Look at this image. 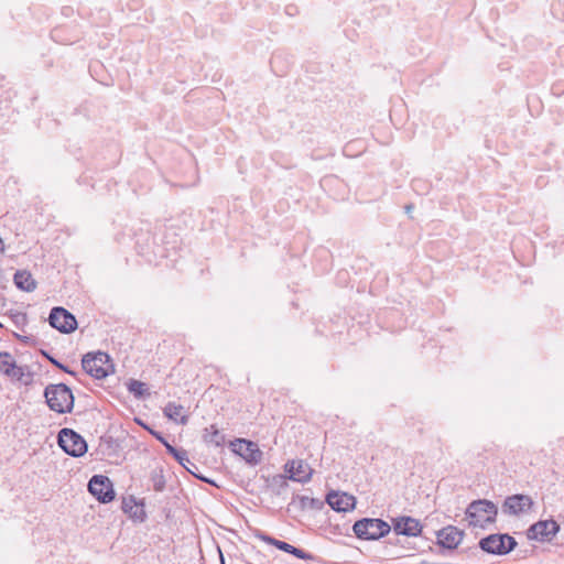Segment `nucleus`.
I'll return each mask as SVG.
<instances>
[{
	"instance_id": "1",
	"label": "nucleus",
	"mask_w": 564,
	"mask_h": 564,
	"mask_svg": "<svg viewBox=\"0 0 564 564\" xmlns=\"http://www.w3.org/2000/svg\"><path fill=\"white\" fill-rule=\"evenodd\" d=\"M44 397L48 408L57 413H69L74 408L73 392L64 383L47 386Z\"/></svg>"
},
{
	"instance_id": "2",
	"label": "nucleus",
	"mask_w": 564,
	"mask_h": 564,
	"mask_svg": "<svg viewBox=\"0 0 564 564\" xmlns=\"http://www.w3.org/2000/svg\"><path fill=\"white\" fill-rule=\"evenodd\" d=\"M497 513L498 509L496 505L489 500L484 499L473 501L468 506L466 510V518L469 525L486 528V525L496 521Z\"/></svg>"
},
{
	"instance_id": "3",
	"label": "nucleus",
	"mask_w": 564,
	"mask_h": 564,
	"mask_svg": "<svg viewBox=\"0 0 564 564\" xmlns=\"http://www.w3.org/2000/svg\"><path fill=\"white\" fill-rule=\"evenodd\" d=\"M83 369L96 379H104L113 372L110 357L102 351L88 352L82 359Z\"/></svg>"
},
{
	"instance_id": "4",
	"label": "nucleus",
	"mask_w": 564,
	"mask_h": 564,
	"mask_svg": "<svg viewBox=\"0 0 564 564\" xmlns=\"http://www.w3.org/2000/svg\"><path fill=\"white\" fill-rule=\"evenodd\" d=\"M354 532L359 539L378 540L390 532V525L381 519L365 518L355 522Z\"/></svg>"
},
{
	"instance_id": "5",
	"label": "nucleus",
	"mask_w": 564,
	"mask_h": 564,
	"mask_svg": "<svg viewBox=\"0 0 564 564\" xmlns=\"http://www.w3.org/2000/svg\"><path fill=\"white\" fill-rule=\"evenodd\" d=\"M58 445L68 455L80 457L87 452L86 441L70 429H62L58 433Z\"/></svg>"
},
{
	"instance_id": "6",
	"label": "nucleus",
	"mask_w": 564,
	"mask_h": 564,
	"mask_svg": "<svg viewBox=\"0 0 564 564\" xmlns=\"http://www.w3.org/2000/svg\"><path fill=\"white\" fill-rule=\"evenodd\" d=\"M481 550L491 554H507L517 545L516 540L508 534H491L480 540Z\"/></svg>"
},
{
	"instance_id": "7",
	"label": "nucleus",
	"mask_w": 564,
	"mask_h": 564,
	"mask_svg": "<svg viewBox=\"0 0 564 564\" xmlns=\"http://www.w3.org/2000/svg\"><path fill=\"white\" fill-rule=\"evenodd\" d=\"M50 325L61 333L69 334L77 328V321L75 316L64 307L52 308L48 316Z\"/></svg>"
},
{
	"instance_id": "8",
	"label": "nucleus",
	"mask_w": 564,
	"mask_h": 564,
	"mask_svg": "<svg viewBox=\"0 0 564 564\" xmlns=\"http://www.w3.org/2000/svg\"><path fill=\"white\" fill-rule=\"evenodd\" d=\"M89 492L99 501L106 503L115 498L112 484L108 477L102 475H95L88 484Z\"/></svg>"
},
{
	"instance_id": "9",
	"label": "nucleus",
	"mask_w": 564,
	"mask_h": 564,
	"mask_svg": "<svg viewBox=\"0 0 564 564\" xmlns=\"http://www.w3.org/2000/svg\"><path fill=\"white\" fill-rule=\"evenodd\" d=\"M232 452L241 456L247 463L257 465L262 459V452L259 446L243 438H237L230 443Z\"/></svg>"
},
{
	"instance_id": "10",
	"label": "nucleus",
	"mask_w": 564,
	"mask_h": 564,
	"mask_svg": "<svg viewBox=\"0 0 564 564\" xmlns=\"http://www.w3.org/2000/svg\"><path fill=\"white\" fill-rule=\"evenodd\" d=\"M533 507V500L528 495H513L507 497L503 505V513L519 516L529 512Z\"/></svg>"
},
{
	"instance_id": "11",
	"label": "nucleus",
	"mask_w": 564,
	"mask_h": 564,
	"mask_svg": "<svg viewBox=\"0 0 564 564\" xmlns=\"http://www.w3.org/2000/svg\"><path fill=\"white\" fill-rule=\"evenodd\" d=\"M560 530V525L554 520L539 521L528 530V538L539 541H550Z\"/></svg>"
},
{
	"instance_id": "12",
	"label": "nucleus",
	"mask_w": 564,
	"mask_h": 564,
	"mask_svg": "<svg viewBox=\"0 0 564 564\" xmlns=\"http://www.w3.org/2000/svg\"><path fill=\"white\" fill-rule=\"evenodd\" d=\"M327 503L338 512H347L355 508L356 498L347 492L332 491L326 497Z\"/></svg>"
},
{
	"instance_id": "13",
	"label": "nucleus",
	"mask_w": 564,
	"mask_h": 564,
	"mask_svg": "<svg viewBox=\"0 0 564 564\" xmlns=\"http://www.w3.org/2000/svg\"><path fill=\"white\" fill-rule=\"evenodd\" d=\"M285 468L290 474V479L302 484L310 481L313 475L311 466L302 459L288 463Z\"/></svg>"
},
{
	"instance_id": "14",
	"label": "nucleus",
	"mask_w": 564,
	"mask_h": 564,
	"mask_svg": "<svg viewBox=\"0 0 564 564\" xmlns=\"http://www.w3.org/2000/svg\"><path fill=\"white\" fill-rule=\"evenodd\" d=\"M393 529L397 534L416 536L421 533L422 527L419 520L411 517H402L394 521Z\"/></svg>"
},
{
	"instance_id": "15",
	"label": "nucleus",
	"mask_w": 564,
	"mask_h": 564,
	"mask_svg": "<svg viewBox=\"0 0 564 564\" xmlns=\"http://www.w3.org/2000/svg\"><path fill=\"white\" fill-rule=\"evenodd\" d=\"M440 545L446 549H455L463 540V532L456 527L448 525L437 533Z\"/></svg>"
},
{
	"instance_id": "16",
	"label": "nucleus",
	"mask_w": 564,
	"mask_h": 564,
	"mask_svg": "<svg viewBox=\"0 0 564 564\" xmlns=\"http://www.w3.org/2000/svg\"><path fill=\"white\" fill-rule=\"evenodd\" d=\"M263 540L267 541L269 544L274 545L279 550H282L286 553L293 554L297 558H301V560H312L313 558V556L311 554H308V553L304 552L303 550L297 549L284 541H280V540H276L271 536H265V538H263Z\"/></svg>"
},
{
	"instance_id": "17",
	"label": "nucleus",
	"mask_w": 564,
	"mask_h": 564,
	"mask_svg": "<svg viewBox=\"0 0 564 564\" xmlns=\"http://www.w3.org/2000/svg\"><path fill=\"white\" fill-rule=\"evenodd\" d=\"M13 280L17 288H19L22 291L32 292L36 288V281L28 271H17Z\"/></svg>"
},
{
	"instance_id": "18",
	"label": "nucleus",
	"mask_w": 564,
	"mask_h": 564,
	"mask_svg": "<svg viewBox=\"0 0 564 564\" xmlns=\"http://www.w3.org/2000/svg\"><path fill=\"white\" fill-rule=\"evenodd\" d=\"M184 406L181 404H176L174 402H169L164 408V414L175 421L185 424L187 422V416L184 414Z\"/></svg>"
},
{
	"instance_id": "19",
	"label": "nucleus",
	"mask_w": 564,
	"mask_h": 564,
	"mask_svg": "<svg viewBox=\"0 0 564 564\" xmlns=\"http://www.w3.org/2000/svg\"><path fill=\"white\" fill-rule=\"evenodd\" d=\"M203 438L207 444L215 446H221L225 443V435L215 425L205 429Z\"/></svg>"
},
{
	"instance_id": "20",
	"label": "nucleus",
	"mask_w": 564,
	"mask_h": 564,
	"mask_svg": "<svg viewBox=\"0 0 564 564\" xmlns=\"http://www.w3.org/2000/svg\"><path fill=\"white\" fill-rule=\"evenodd\" d=\"M128 390L132 393L137 399H142L147 395H150L147 384L142 381L130 379L127 383Z\"/></svg>"
},
{
	"instance_id": "21",
	"label": "nucleus",
	"mask_w": 564,
	"mask_h": 564,
	"mask_svg": "<svg viewBox=\"0 0 564 564\" xmlns=\"http://www.w3.org/2000/svg\"><path fill=\"white\" fill-rule=\"evenodd\" d=\"M151 482L155 491L161 492L164 490L165 478L163 476L162 469H155L151 473Z\"/></svg>"
},
{
	"instance_id": "22",
	"label": "nucleus",
	"mask_w": 564,
	"mask_h": 564,
	"mask_svg": "<svg viewBox=\"0 0 564 564\" xmlns=\"http://www.w3.org/2000/svg\"><path fill=\"white\" fill-rule=\"evenodd\" d=\"M14 362L13 357L9 352H0V372L3 375H8L9 370H12V365Z\"/></svg>"
},
{
	"instance_id": "23",
	"label": "nucleus",
	"mask_w": 564,
	"mask_h": 564,
	"mask_svg": "<svg viewBox=\"0 0 564 564\" xmlns=\"http://www.w3.org/2000/svg\"><path fill=\"white\" fill-rule=\"evenodd\" d=\"M164 445H165V447H166L167 452H169L170 454H172V455L175 457V459H176L180 464H182L183 466H185V463H188V462H189V459H188V457H187V453H186L185 451H183V449H176L175 447H173L172 445H170V444H167V443H165V442H164Z\"/></svg>"
},
{
	"instance_id": "24",
	"label": "nucleus",
	"mask_w": 564,
	"mask_h": 564,
	"mask_svg": "<svg viewBox=\"0 0 564 564\" xmlns=\"http://www.w3.org/2000/svg\"><path fill=\"white\" fill-rule=\"evenodd\" d=\"M7 376L12 378V379H15L18 381H22L24 383H28V381L24 380V376H25L24 368L21 367V366H18L15 364V361L12 365V370H9V373Z\"/></svg>"
},
{
	"instance_id": "25",
	"label": "nucleus",
	"mask_w": 564,
	"mask_h": 564,
	"mask_svg": "<svg viewBox=\"0 0 564 564\" xmlns=\"http://www.w3.org/2000/svg\"><path fill=\"white\" fill-rule=\"evenodd\" d=\"M50 361L56 366L57 368L62 369L63 371L67 372V373H70L73 375L74 372L70 371L66 366L62 365L61 362H58L56 359L54 358H50Z\"/></svg>"
},
{
	"instance_id": "26",
	"label": "nucleus",
	"mask_w": 564,
	"mask_h": 564,
	"mask_svg": "<svg viewBox=\"0 0 564 564\" xmlns=\"http://www.w3.org/2000/svg\"><path fill=\"white\" fill-rule=\"evenodd\" d=\"M130 502H133L132 498L130 499V501H127V500L123 501V509H124V511H128V508L131 507Z\"/></svg>"
},
{
	"instance_id": "27",
	"label": "nucleus",
	"mask_w": 564,
	"mask_h": 564,
	"mask_svg": "<svg viewBox=\"0 0 564 564\" xmlns=\"http://www.w3.org/2000/svg\"><path fill=\"white\" fill-rule=\"evenodd\" d=\"M412 209H413V205H406L405 206V213L406 214H410L412 212Z\"/></svg>"
}]
</instances>
